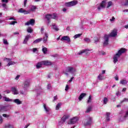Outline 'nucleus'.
Here are the masks:
<instances>
[{
  "instance_id": "nucleus-1",
  "label": "nucleus",
  "mask_w": 128,
  "mask_h": 128,
  "mask_svg": "<svg viewBox=\"0 0 128 128\" xmlns=\"http://www.w3.org/2000/svg\"><path fill=\"white\" fill-rule=\"evenodd\" d=\"M126 48H122L118 50V52L114 54L113 57L114 60V64H116L117 62L118 61V58H120V56H122V54H124L126 52Z\"/></svg>"
},
{
  "instance_id": "nucleus-2",
  "label": "nucleus",
  "mask_w": 128,
  "mask_h": 128,
  "mask_svg": "<svg viewBox=\"0 0 128 128\" xmlns=\"http://www.w3.org/2000/svg\"><path fill=\"white\" fill-rule=\"evenodd\" d=\"M46 19H47L48 21V24H50V19H55L56 20H58V16L56 14H48L46 15Z\"/></svg>"
},
{
  "instance_id": "nucleus-3",
  "label": "nucleus",
  "mask_w": 128,
  "mask_h": 128,
  "mask_svg": "<svg viewBox=\"0 0 128 128\" xmlns=\"http://www.w3.org/2000/svg\"><path fill=\"white\" fill-rule=\"evenodd\" d=\"M78 3V0H73V1L66 2L64 6H66V7H72L73 6L77 5Z\"/></svg>"
},
{
  "instance_id": "nucleus-4",
  "label": "nucleus",
  "mask_w": 128,
  "mask_h": 128,
  "mask_svg": "<svg viewBox=\"0 0 128 128\" xmlns=\"http://www.w3.org/2000/svg\"><path fill=\"white\" fill-rule=\"evenodd\" d=\"M92 117H87L86 119H84L82 121V123L85 126H86L87 125H90L92 124Z\"/></svg>"
},
{
  "instance_id": "nucleus-5",
  "label": "nucleus",
  "mask_w": 128,
  "mask_h": 128,
  "mask_svg": "<svg viewBox=\"0 0 128 128\" xmlns=\"http://www.w3.org/2000/svg\"><path fill=\"white\" fill-rule=\"evenodd\" d=\"M66 72H70L72 74H74V72H76V68L74 66H68L66 69Z\"/></svg>"
},
{
  "instance_id": "nucleus-6",
  "label": "nucleus",
  "mask_w": 128,
  "mask_h": 128,
  "mask_svg": "<svg viewBox=\"0 0 128 128\" xmlns=\"http://www.w3.org/2000/svg\"><path fill=\"white\" fill-rule=\"evenodd\" d=\"M78 117H73L68 121V124H74L76 122H78Z\"/></svg>"
},
{
  "instance_id": "nucleus-7",
  "label": "nucleus",
  "mask_w": 128,
  "mask_h": 128,
  "mask_svg": "<svg viewBox=\"0 0 128 128\" xmlns=\"http://www.w3.org/2000/svg\"><path fill=\"white\" fill-rule=\"evenodd\" d=\"M36 23V20L34 19H30V21L28 22H26V23H25L26 26H29L30 25H31L32 26H34Z\"/></svg>"
},
{
  "instance_id": "nucleus-8",
  "label": "nucleus",
  "mask_w": 128,
  "mask_h": 128,
  "mask_svg": "<svg viewBox=\"0 0 128 128\" xmlns=\"http://www.w3.org/2000/svg\"><path fill=\"white\" fill-rule=\"evenodd\" d=\"M8 107L6 106H0V112H8Z\"/></svg>"
},
{
  "instance_id": "nucleus-9",
  "label": "nucleus",
  "mask_w": 128,
  "mask_h": 128,
  "mask_svg": "<svg viewBox=\"0 0 128 128\" xmlns=\"http://www.w3.org/2000/svg\"><path fill=\"white\" fill-rule=\"evenodd\" d=\"M90 50H89V48H85V50H80L79 52H78V54H84L85 52L86 54H90L88 52H90Z\"/></svg>"
},
{
  "instance_id": "nucleus-10",
  "label": "nucleus",
  "mask_w": 128,
  "mask_h": 128,
  "mask_svg": "<svg viewBox=\"0 0 128 128\" xmlns=\"http://www.w3.org/2000/svg\"><path fill=\"white\" fill-rule=\"evenodd\" d=\"M106 4V1H102L100 6L98 8V10H99V11H100L102 9H103V8H105Z\"/></svg>"
},
{
  "instance_id": "nucleus-11",
  "label": "nucleus",
  "mask_w": 128,
  "mask_h": 128,
  "mask_svg": "<svg viewBox=\"0 0 128 128\" xmlns=\"http://www.w3.org/2000/svg\"><path fill=\"white\" fill-rule=\"evenodd\" d=\"M110 36V35L104 36V46H107V44H108Z\"/></svg>"
},
{
  "instance_id": "nucleus-12",
  "label": "nucleus",
  "mask_w": 128,
  "mask_h": 128,
  "mask_svg": "<svg viewBox=\"0 0 128 128\" xmlns=\"http://www.w3.org/2000/svg\"><path fill=\"white\" fill-rule=\"evenodd\" d=\"M30 80H26L24 83V90H28V88L30 86Z\"/></svg>"
},
{
  "instance_id": "nucleus-13",
  "label": "nucleus",
  "mask_w": 128,
  "mask_h": 128,
  "mask_svg": "<svg viewBox=\"0 0 128 128\" xmlns=\"http://www.w3.org/2000/svg\"><path fill=\"white\" fill-rule=\"evenodd\" d=\"M43 106H44V108L45 112H46V114H48V112H50V110H51L50 108H48V106H46V104H44Z\"/></svg>"
},
{
  "instance_id": "nucleus-14",
  "label": "nucleus",
  "mask_w": 128,
  "mask_h": 128,
  "mask_svg": "<svg viewBox=\"0 0 128 128\" xmlns=\"http://www.w3.org/2000/svg\"><path fill=\"white\" fill-rule=\"evenodd\" d=\"M61 40H66L68 42H70V38L68 36H64L61 38Z\"/></svg>"
},
{
  "instance_id": "nucleus-15",
  "label": "nucleus",
  "mask_w": 128,
  "mask_h": 128,
  "mask_svg": "<svg viewBox=\"0 0 128 128\" xmlns=\"http://www.w3.org/2000/svg\"><path fill=\"white\" fill-rule=\"evenodd\" d=\"M11 91L13 92L14 94H18V90L16 88L13 86L12 88H11Z\"/></svg>"
},
{
  "instance_id": "nucleus-16",
  "label": "nucleus",
  "mask_w": 128,
  "mask_h": 128,
  "mask_svg": "<svg viewBox=\"0 0 128 128\" xmlns=\"http://www.w3.org/2000/svg\"><path fill=\"white\" fill-rule=\"evenodd\" d=\"M12 102L18 105L22 104V102L18 98H16V100H13Z\"/></svg>"
},
{
  "instance_id": "nucleus-17",
  "label": "nucleus",
  "mask_w": 128,
  "mask_h": 128,
  "mask_svg": "<svg viewBox=\"0 0 128 128\" xmlns=\"http://www.w3.org/2000/svg\"><path fill=\"white\" fill-rule=\"evenodd\" d=\"M52 64V62L50 60H43V64L44 66H50Z\"/></svg>"
},
{
  "instance_id": "nucleus-18",
  "label": "nucleus",
  "mask_w": 128,
  "mask_h": 128,
  "mask_svg": "<svg viewBox=\"0 0 128 128\" xmlns=\"http://www.w3.org/2000/svg\"><path fill=\"white\" fill-rule=\"evenodd\" d=\"M118 34V31L117 30H113L112 32L110 34V36H116Z\"/></svg>"
},
{
  "instance_id": "nucleus-19",
  "label": "nucleus",
  "mask_w": 128,
  "mask_h": 128,
  "mask_svg": "<svg viewBox=\"0 0 128 128\" xmlns=\"http://www.w3.org/2000/svg\"><path fill=\"white\" fill-rule=\"evenodd\" d=\"M48 38V33H44V36L43 38L44 42H47Z\"/></svg>"
},
{
  "instance_id": "nucleus-20",
  "label": "nucleus",
  "mask_w": 128,
  "mask_h": 128,
  "mask_svg": "<svg viewBox=\"0 0 128 128\" xmlns=\"http://www.w3.org/2000/svg\"><path fill=\"white\" fill-rule=\"evenodd\" d=\"M18 12L20 13H24V14H28L29 12L28 11H26L22 8H21L20 9H19Z\"/></svg>"
},
{
  "instance_id": "nucleus-21",
  "label": "nucleus",
  "mask_w": 128,
  "mask_h": 128,
  "mask_svg": "<svg viewBox=\"0 0 128 128\" xmlns=\"http://www.w3.org/2000/svg\"><path fill=\"white\" fill-rule=\"evenodd\" d=\"M44 64V60L42 62H38L36 64V68H42V66Z\"/></svg>"
},
{
  "instance_id": "nucleus-22",
  "label": "nucleus",
  "mask_w": 128,
  "mask_h": 128,
  "mask_svg": "<svg viewBox=\"0 0 128 128\" xmlns=\"http://www.w3.org/2000/svg\"><path fill=\"white\" fill-rule=\"evenodd\" d=\"M86 96V94H85V93L81 94H80V96L78 98V100H79L80 102L82 100V98H84Z\"/></svg>"
},
{
  "instance_id": "nucleus-23",
  "label": "nucleus",
  "mask_w": 128,
  "mask_h": 128,
  "mask_svg": "<svg viewBox=\"0 0 128 128\" xmlns=\"http://www.w3.org/2000/svg\"><path fill=\"white\" fill-rule=\"evenodd\" d=\"M30 38V35H26L25 37V38L24 40L23 44H26V42H28V40Z\"/></svg>"
},
{
  "instance_id": "nucleus-24",
  "label": "nucleus",
  "mask_w": 128,
  "mask_h": 128,
  "mask_svg": "<svg viewBox=\"0 0 128 128\" xmlns=\"http://www.w3.org/2000/svg\"><path fill=\"white\" fill-rule=\"evenodd\" d=\"M70 118V115H64L62 117V120H63V123L67 120V119H68Z\"/></svg>"
},
{
  "instance_id": "nucleus-25",
  "label": "nucleus",
  "mask_w": 128,
  "mask_h": 128,
  "mask_svg": "<svg viewBox=\"0 0 128 128\" xmlns=\"http://www.w3.org/2000/svg\"><path fill=\"white\" fill-rule=\"evenodd\" d=\"M92 110V106H88V107L86 108V114H88V112H91Z\"/></svg>"
},
{
  "instance_id": "nucleus-26",
  "label": "nucleus",
  "mask_w": 128,
  "mask_h": 128,
  "mask_svg": "<svg viewBox=\"0 0 128 128\" xmlns=\"http://www.w3.org/2000/svg\"><path fill=\"white\" fill-rule=\"evenodd\" d=\"M110 112H106V120L107 121H110Z\"/></svg>"
},
{
  "instance_id": "nucleus-27",
  "label": "nucleus",
  "mask_w": 128,
  "mask_h": 128,
  "mask_svg": "<svg viewBox=\"0 0 128 128\" xmlns=\"http://www.w3.org/2000/svg\"><path fill=\"white\" fill-rule=\"evenodd\" d=\"M2 100L4 102H12V100H10L9 98H6V96H2Z\"/></svg>"
},
{
  "instance_id": "nucleus-28",
  "label": "nucleus",
  "mask_w": 128,
  "mask_h": 128,
  "mask_svg": "<svg viewBox=\"0 0 128 128\" xmlns=\"http://www.w3.org/2000/svg\"><path fill=\"white\" fill-rule=\"evenodd\" d=\"M42 40V38H36L33 42V44H37Z\"/></svg>"
},
{
  "instance_id": "nucleus-29",
  "label": "nucleus",
  "mask_w": 128,
  "mask_h": 128,
  "mask_svg": "<svg viewBox=\"0 0 128 128\" xmlns=\"http://www.w3.org/2000/svg\"><path fill=\"white\" fill-rule=\"evenodd\" d=\"M4 127L6 128H14L13 125H12L10 123H7L6 124H5Z\"/></svg>"
},
{
  "instance_id": "nucleus-30",
  "label": "nucleus",
  "mask_w": 128,
  "mask_h": 128,
  "mask_svg": "<svg viewBox=\"0 0 128 128\" xmlns=\"http://www.w3.org/2000/svg\"><path fill=\"white\" fill-rule=\"evenodd\" d=\"M128 82L126 80H122L120 81V84H121L125 85L128 84Z\"/></svg>"
},
{
  "instance_id": "nucleus-31",
  "label": "nucleus",
  "mask_w": 128,
  "mask_h": 128,
  "mask_svg": "<svg viewBox=\"0 0 128 128\" xmlns=\"http://www.w3.org/2000/svg\"><path fill=\"white\" fill-rule=\"evenodd\" d=\"M42 50L44 54H46L48 52V48L46 46H42Z\"/></svg>"
},
{
  "instance_id": "nucleus-32",
  "label": "nucleus",
  "mask_w": 128,
  "mask_h": 128,
  "mask_svg": "<svg viewBox=\"0 0 128 128\" xmlns=\"http://www.w3.org/2000/svg\"><path fill=\"white\" fill-rule=\"evenodd\" d=\"M98 79L100 80H104V76L102 74H100L98 76Z\"/></svg>"
},
{
  "instance_id": "nucleus-33",
  "label": "nucleus",
  "mask_w": 128,
  "mask_h": 128,
  "mask_svg": "<svg viewBox=\"0 0 128 128\" xmlns=\"http://www.w3.org/2000/svg\"><path fill=\"white\" fill-rule=\"evenodd\" d=\"M52 27L53 28V30H59V28H58V27L54 24H52Z\"/></svg>"
},
{
  "instance_id": "nucleus-34",
  "label": "nucleus",
  "mask_w": 128,
  "mask_h": 128,
  "mask_svg": "<svg viewBox=\"0 0 128 128\" xmlns=\"http://www.w3.org/2000/svg\"><path fill=\"white\" fill-rule=\"evenodd\" d=\"M61 106H62L61 103L58 104L57 106L56 107V110H60Z\"/></svg>"
},
{
  "instance_id": "nucleus-35",
  "label": "nucleus",
  "mask_w": 128,
  "mask_h": 128,
  "mask_svg": "<svg viewBox=\"0 0 128 128\" xmlns=\"http://www.w3.org/2000/svg\"><path fill=\"white\" fill-rule=\"evenodd\" d=\"M108 98H104L103 99L104 104H106L107 102H108Z\"/></svg>"
},
{
  "instance_id": "nucleus-36",
  "label": "nucleus",
  "mask_w": 128,
  "mask_h": 128,
  "mask_svg": "<svg viewBox=\"0 0 128 128\" xmlns=\"http://www.w3.org/2000/svg\"><path fill=\"white\" fill-rule=\"evenodd\" d=\"M3 43L4 44H9V42L6 38H3Z\"/></svg>"
},
{
  "instance_id": "nucleus-37",
  "label": "nucleus",
  "mask_w": 128,
  "mask_h": 128,
  "mask_svg": "<svg viewBox=\"0 0 128 128\" xmlns=\"http://www.w3.org/2000/svg\"><path fill=\"white\" fill-rule=\"evenodd\" d=\"M84 40L86 42H90L91 40L89 38H84Z\"/></svg>"
},
{
  "instance_id": "nucleus-38",
  "label": "nucleus",
  "mask_w": 128,
  "mask_h": 128,
  "mask_svg": "<svg viewBox=\"0 0 128 128\" xmlns=\"http://www.w3.org/2000/svg\"><path fill=\"white\" fill-rule=\"evenodd\" d=\"M36 6H32L31 8H30V11H35V10H36Z\"/></svg>"
},
{
  "instance_id": "nucleus-39",
  "label": "nucleus",
  "mask_w": 128,
  "mask_h": 128,
  "mask_svg": "<svg viewBox=\"0 0 128 128\" xmlns=\"http://www.w3.org/2000/svg\"><path fill=\"white\" fill-rule=\"evenodd\" d=\"M33 29H32V27H28L27 29L28 32H32Z\"/></svg>"
},
{
  "instance_id": "nucleus-40",
  "label": "nucleus",
  "mask_w": 128,
  "mask_h": 128,
  "mask_svg": "<svg viewBox=\"0 0 128 128\" xmlns=\"http://www.w3.org/2000/svg\"><path fill=\"white\" fill-rule=\"evenodd\" d=\"M16 64L15 62H11V60H10V62H8L7 66H11L12 64Z\"/></svg>"
},
{
  "instance_id": "nucleus-41",
  "label": "nucleus",
  "mask_w": 128,
  "mask_h": 128,
  "mask_svg": "<svg viewBox=\"0 0 128 128\" xmlns=\"http://www.w3.org/2000/svg\"><path fill=\"white\" fill-rule=\"evenodd\" d=\"M18 22L16 21V20H14V21H12L10 23V25H15V24H17Z\"/></svg>"
},
{
  "instance_id": "nucleus-42",
  "label": "nucleus",
  "mask_w": 128,
  "mask_h": 128,
  "mask_svg": "<svg viewBox=\"0 0 128 128\" xmlns=\"http://www.w3.org/2000/svg\"><path fill=\"white\" fill-rule=\"evenodd\" d=\"M2 6L3 8H4V10H8V7L6 6V4H5L4 3L3 4H2Z\"/></svg>"
},
{
  "instance_id": "nucleus-43",
  "label": "nucleus",
  "mask_w": 128,
  "mask_h": 128,
  "mask_svg": "<svg viewBox=\"0 0 128 128\" xmlns=\"http://www.w3.org/2000/svg\"><path fill=\"white\" fill-rule=\"evenodd\" d=\"M91 102H92V96H90L89 98H88L87 103L90 104Z\"/></svg>"
},
{
  "instance_id": "nucleus-44",
  "label": "nucleus",
  "mask_w": 128,
  "mask_h": 128,
  "mask_svg": "<svg viewBox=\"0 0 128 128\" xmlns=\"http://www.w3.org/2000/svg\"><path fill=\"white\" fill-rule=\"evenodd\" d=\"M112 1H110V2H108V6H107V8H109L110 7V6H112Z\"/></svg>"
},
{
  "instance_id": "nucleus-45",
  "label": "nucleus",
  "mask_w": 128,
  "mask_h": 128,
  "mask_svg": "<svg viewBox=\"0 0 128 128\" xmlns=\"http://www.w3.org/2000/svg\"><path fill=\"white\" fill-rule=\"evenodd\" d=\"M82 34H76V35L74 36V38H80Z\"/></svg>"
},
{
  "instance_id": "nucleus-46",
  "label": "nucleus",
  "mask_w": 128,
  "mask_h": 128,
  "mask_svg": "<svg viewBox=\"0 0 128 128\" xmlns=\"http://www.w3.org/2000/svg\"><path fill=\"white\" fill-rule=\"evenodd\" d=\"M4 60H6L8 64V62H10V61L12 60H11V58H4Z\"/></svg>"
},
{
  "instance_id": "nucleus-47",
  "label": "nucleus",
  "mask_w": 128,
  "mask_h": 128,
  "mask_svg": "<svg viewBox=\"0 0 128 128\" xmlns=\"http://www.w3.org/2000/svg\"><path fill=\"white\" fill-rule=\"evenodd\" d=\"M2 116H4V118H10V115H8V114H2Z\"/></svg>"
},
{
  "instance_id": "nucleus-48",
  "label": "nucleus",
  "mask_w": 128,
  "mask_h": 128,
  "mask_svg": "<svg viewBox=\"0 0 128 128\" xmlns=\"http://www.w3.org/2000/svg\"><path fill=\"white\" fill-rule=\"evenodd\" d=\"M62 124H64V120H62H62L60 121H59V122H58V125L61 126V125H62Z\"/></svg>"
},
{
  "instance_id": "nucleus-49",
  "label": "nucleus",
  "mask_w": 128,
  "mask_h": 128,
  "mask_svg": "<svg viewBox=\"0 0 128 128\" xmlns=\"http://www.w3.org/2000/svg\"><path fill=\"white\" fill-rule=\"evenodd\" d=\"M128 102V98H124L120 102L121 104H122L123 102Z\"/></svg>"
},
{
  "instance_id": "nucleus-50",
  "label": "nucleus",
  "mask_w": 128,
  "mask_h": 128,
  "mask_svg": "<svg viewBox=\"0 0 128 128\" xmlns=\"http://www.w3.org/2000/svg\"><path fill=\"white\" fill-rule=\"evenodd\" d=\"M31 50H32L33 52H36L38 50L37 48H31Z\"/></svg>"
},
{
  "instance_id": "nucleus-51",
  "label": "nucleus",
  "mask_w": 128,
  "mask_h": 128,
  "mask_svg": "<svg viewBox=\"0 0 128 128\" xmlns=\"http://www.w3.org/2000/svg\"><path fill=\"white\" fill-rule=\"evenodd\" d=\"M99 40V38H95L94 39V42H95V44H97Z\"/></svg>"
},
{
  "instance_id": "nucleus-52",
  "label": "nucleus",
  "mask_w": 128,
  "mask_h": 128,
  "mask_svg": "<svg viewBox=\"0 0 128 128\" xmlns=\"http://www.w3.org/2000/svg\"><path fill=\"white\" fill-rule=\"evenodd\" d=\"M124 1H126L125 3H124V6H128V0H124Z\"/></svg>"
},
{
  "instance_id": "nucleus-53",
  "label": "nucleus",
  "mask_w": 128,
  "mask_h": 128,
  "mask_svg": "<svg viewBox=\"0 0 128 128\" xmlns=\"http://www.w3.org/2000/svg\"><path fill=\"white\" fill-rule=\"evenodd\" d=\"M128 116V111L126 112V114L124 115V118H126Z\"/></svg>"
},
{
  "instance_id": "nucleus-54",
  "label": "nucleus",
  "mask_w": 128,
  "mask_h": 128,
  "mask_svg": "<svg viewBox=\"0 0 128 128\" xmlns=\"http://www.w3.org/2000/svg\"><path fill=\"white\" fill-rule=\"evenodd\" d=\"M100 54H105L106 52L103 50H101V52H99Z\"/></svg>"
},
{
  "instance_id": "nucleus-55",
  "label": "nucleus",
  "mask_w": 128,
  "mask_h": 128,
  "mask_svg": "<svg viewBox=\"0 0 128 128\" xmlns=\"http://www.w3.org/2000/svg\"><path fill=\"white\" fill-rule=\"evenodd\" d=\"M68 90H69L68 84H66V86L65 90L66 92V91Z\"/></svg>"
},
{
  "instance_id": "nucleus-56",
  "label": "nucleus",
  "mask_w": 128,
  "mask_h": 128,
  "mask_svg": "<svg viewBox=\"0 0 128 128\" xmlns=\"http://www.w3.org/2000/svg\"><path fill=\"white\" fill-rule=\"evenodd\" d=\"M114 78H115L116 80H118L119 78H118V74H116V76H114Z\"/></svg>"
},
{
  "instance_id": "nucleus-57",
  "label": "nucleus",
  "mask_w": 128,
  "mask_h": 128,
  "mask_svg": "<svg viewBox=\"0 0 128 128\" xmlns=\"http://www.w3.org/2000/svg\"><path fill=\"white\" fill-rule=\"evenodd\" d=\"M2 122H3V119L2 118V116L0 115V123H2Z\"/></svg>"
},
{
  "instance_id": "nucleus-58",
  "label": "nucleus",
  "mask_w": 128,
  "mask_h": 128,
  "mask_svg": "<svg viewBox=\"0 0 128 128\" xmlns=\"http://www.w3.org/2000/svg\"><path fill=\"white\" fill-rule=\"evenodd\" d=\"M27 2H28V0H24V7L26 6Z\"/></svg>"
},
{
  "instance_id": "nucleus-59",
  "label": "nucleus",
  "mask_w": 128,
  "mask_h": 128,
  "mask_svg": "<svg viewBox=\"0 0 128 128\" xmlns=\"http://www.w3.org/2000/svg\"><path fill=\"white\" fill-rule=\"evenodd\" d=\"M2 2H4L5 3H8V0H2Z\"/></svg>"
},
{
  "instance_id": "nucleus-60",
  "label": "nucleus",
  "mask_w": 128,
  "mask_h": 128,
  "mask_svg": "<svg viewBox=\"0 0 128 128\" xmlns=\"http://www.w3.org/2000/svg\"><path fill=\"white\" fill-rule=\"evenodd\" d=\"M54 102L55 100H58L57 96H54Z\"/></svg>"
},
{
  "instance_id": "nucleus-61",
  "label": "nucleus",
  "mask_w": 128,
  "mask_h": 128,
  "mask_svg": "<svg viewBox=\"0 0 128 128\" xmlns=\"http://www.w3.org/2000/svg\"><path fill=\"white\" fill-rule=\"evenodd\" d=\"M20 78V76L18 74L16 78H15V80H18V78Z\"/></svg>"
},
{
  "instance_id": "nucleus-62",
  "label": "nucleus",
  "mask_w": 128,
  "mask_h": 128,
  "mask_svg": "<svg viewBox=\"0 0 128 128\" xmlns=\"http://www.w3.org/2000/svg\"><path fill=\"white\" fill-rule=\"evenodd\" d=\"M114 20H115L114 17H112V19H110V21H111V22L114 21Z\"/></svg>"
},
{
  "instance_id": "nucleus-63",
  "label": "nucleus",
  "mask_w": 128,
  "mask_h": 128,
  "mask_svg": "<svg viewBox=\"0 0 128 128\" xmlns=\"http://www.w3.org/2000/svg\"><path fill=\"white\" fill-rule=\"evenodd\" d=\"M51 86H52L51 84H48V90H50V88Z\"/></svg>"
},
{
  "instance_id": "nucleus-64",
  "label": "nucleus",
  "mask_w": 128,
  "mask_h": 128,
  "mask_svg": "<svg viewBox=\"0 0 128 128\" xmlns=\"http://www.w3.org/2000/svg\"><path fill=\"white\" fill-rule=\"evenodd\" d=\"M19 32H14V34H19Z\"/></svg>"
}]
</instances>
